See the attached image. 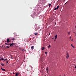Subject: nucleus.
Listing matches in <instances>:
<instances>
[{
  "label": "nucleus",
  "instance_id": "obj_12",
  "mask_svg": "<svg viewBox=\"0 0 76 76\" xmlns=\"http://www.w3.org/2000/svg\"><path fill=\"white\" fill-rule=\"evenodd\" d=\"M1 58V60H4V59L3 58H1V57L0 58V59Z\"/></svg>",
  "mask_w": 76,
  "mask_h": 76
},
{
  "label": "nucleus",
  "instance_id": "obj_36",
  "mask_svg": "<svg viewBox=\"0 0 76 76\" xmlns=\"http://www.w3.org/2000/svg\"><path fill=\"white\" fill-rule=\"evenodd\" d=\"M0 61H1V59H0Z\"/></svg>",
  "mask_w": 76,
  "mask_h": 76
},
{
  "label": "nucleus",
  "instance_id": "obj_27",
  "mask_svg": "<svg viewBox=\"0 0 76 76\" xmlns=\"http://www.w3.org/2000/svg\"><path fill=\"white\" fill-rule=\"evenodd\" d=\"M75 69H76V66H75Z\"/></svg>",
  "mask_w": 76,
  "mask_h": 76
},
{
  "label": "nucleus",
  "instance_id": "obj_19",
  "mask_svg": "<svg viewBox=\"0 0 76 76\" xmlns=\"http://www.w3.org/2000/svg\"><path fill=\"white\" fill-rule=\"evenodd\" d=\"M6 47L7 48H9V47L7 46H6Z\"/></svg>",
  "mask_w": 76,
  "mask_h": 76
},
{
  "label": "nucleus",
  "instance_id": "obj_20",
  "mask_svg": "<svg viewBox=\"0 0 76 76\" xmlns=\"http://www.w3.org/2000/svg\"><path fill=\"white\" fill-rule=\"evenodd\" d=\"M7 60V59L6 58L5 59H4V61H6V60Z\"/></svg>",
  "mask_w": 76,
  "mask_h": 76
},
{
  "label": "nucleus",
  "instance_id": "obj_22",
  "mask_svg": "<svg viewBox=\"0 0 76 76\" xmlns=\"http://www.w3.org/2000/svg\"><path fill=\"white\" fill-rule=\"evenodd\" d=\"M51 4H49V7H50V6H51Z\"/></svg>",
  "mask_w": 76,
  "mask_h": 76
},
{
  "label": "nucleus",
  "instance_id": "obj_18",
  "mask_svg": "<svg viewBox=\"0 0 76 76\" xmlns=\"http://www.w3.org/2000/svg\"><path fill=\"white\" fill-rule=\"evenodd\" d=\"M19 75V73H17L16 75V76H18V75Z\"/></svg>",
  "mask_w": 76,
  "mask_h": 76
},
{
  "label": "nucleus",
  "instance_id": "obj_3",
  "mask_svg": "<svg viewBox=\"0 0 76 76\" xmlns=\"http://www.w3.org/2000/svg\"><path fill=\"white\" fill-rule=\"evenodd\" d=\"M7 43H9V42H10V40L9 39H7Z\"/></svg>",
  "mask_w": 76,
  "mask_h": 76
},
{
  "label": "nucleus",
  "instance_id": "obj_4",
  "mask_svg": "<svg viewBox=\"0 0 76 76\" xmlns=\"http://www.w3.org/2000/svg\"><path fill=\"white\" fill-rule=\"evenodd\" d=\"M71 45L72 47L73 48H75V47L73 46V45L71 44Z\"/></svg>",
  "mask_w": 76,
  "mask_h": 76
},
{
  "label": "nucleus",
  "instance_id": "obj_38",
  "mask_svg": "<svg viewBox=\"0 0 76 76\" xmlns=\"http://www.w3.org/2000/svg\"><path fill=\"white\" fill-rule=\"evenodd\" d=\"M66 0H64V1H65Z\"/></svg>",
  "mask_w": 76,
  "mask_h": 76
},
{
  "label": "nucleus",
  "instance_id": "obj_31",
  "mask_svg": "<svg viewBox=\"0 0 76 76\" xmlns=\"http://www.w3.org/2000/svg\"><path fill=\"white\" fill-rule=\"evenodd\" d=\"M13 75H14V74H15V73H13Z\"/></svg>",
  "mask_w": 76,
  "mask_h": 76
},
{
  "label": "nucleus",
  "instance_id": "obj_30",
  "mask_svg": "<svg viewBox=\"0 0 76 76\" xmlns=\"http://www.w3.org/2000/svg\"><path fill=\"white\" fill-rule=\"evenodd\" d=\"M64 76H66V75H65L64 74Z\"/></svg>",
  "mask_w": 76,
  "mask_h": 76
},
{
  "label": "nucleus",
  "instance_id": "obj_5",
  "mask_svg": "<svg viewBox=\"0 0 76 76\" xmlns=\"http://www.w3.org/2000/svg\"><path fill=\"white\" fill-rule=\"evenodd\" d=\"M34 46H32L31 47V50H34Z\"/></svg>",
  "mask_w": 76,
  "mask_h": 76
},
{
  "label": "nucleus",
  "instance_id": "obj_23",
  "mask_svg": "<svg viewBox=\"0 0 76 76\" xmlns=\"http://www.w3.org/2000/svg\"><path fill=\"white\" fill-rule=\"evenodd\" d=\"M45 54H46V55H47V52H45Z\"/></svg>",
  "mask_w": 76,
  "mask_h": 76
},
{
  "label": "nucleus",
  "instance_id": "obj_28",
  "mask_svg": "<svg viewBox=\"0 0 76 76\" xmlns=\"http://www.w3.org/2000/svg\"><path fill=\"white\" fill-rule=\"evenodd\" d=\"M73 33H74V34H75V32H73Z\"/></svg>",
  "mask_w": 76,
  "mask_h": 76
},
{
  "label": "nucleus",
  "instance_id": "obj_16",
  "mask_svg": "<svg viewBox=\"0 0 76 76\" xmlns=\"http://www.w3.org/2000/svg\"><path fill=\"white\" fill-rule=\"evenodd\" d=\"M12 40H15V38H13L12 39H11Z\"/></svg>",
  "mask_w": 76,
  "mask_h": 76
},
{
  "label": "nucleus",
  "instance_id": "obj_14",
  "mask_svg": "<svg viewBox=\"0 0 76 76\" xmlns=\"http://www.w3.org/2000/svg\"><path fill=\"white\" fill-rule=\"evenodd\" d=\"M5 44H6V45H10V44H9V43H6Z\"/></svg>",
  "mask_w": 76,
  "mask_h": 76
},
{
  "label": "nucleus",
  "instance_id": "obj_35",
  "mask_svg": "<svg viewBox=\"0 0 76 76\" xmlns=\"http://www.w3.org/2000/svg\"><path fill=\"white\" fill-rule=\"evenodd\" d=\"M56 23H55V25H56Z\"/></svg>",
  "mask_w": 76,
  "mask_h": 76
},
{
  "label": "nucleus",
  "instance_id": "obj_33",
  "mask_svg": "<svg viewBox=\"0 0 76 76\" xmlns=\"http://www.w3.org/2000/svg\"><path fill=\"white\" fill-rule=\"evenodd\" d=\"M30 66L31 67H32V66Z\"/></svg>",
  "mask_w": 76,
  "mask_h": 76
},
{
  "label": "nucleus",
  "instance_id": "obj_7",
  "mask_svg": "<svg viewBox=\"0 0 76 76\" xmlns=\"http://www.w3.org/2000/svg\"><path fill=\"white\" fill-rule=\"evenodd\" d=\"M1 69L3 71H6V70H5V69H3V68H1Z\"/></svg>",
  "mask_w": 76,
  "mask_h": 76
},
{
  "label": "nucleus",
  "instance_id": "obj_11",
  "mask_svg": "<svg viewBox=\"0 0 76 76\" xmlns=\"http://www.w3.org/2000/svg\"><path fill=\"white\" fill-rule=\"evenodd\" d=\"M46 70L47 71V72L48 73V67H47V68L46 69Z\"/></svg>",
  "mask_w": 76,
  "mask_h": 76
},
{
  "label": "nucleus",
  "instance_id": "obj_1",
  "mask_svg": "<svg viewBox=\"0 0 76 76\" xmlns=\"http://www.w3.org/2000/svg\"><path fill=\"white\" fill-rule=\"evenodd\" d=\"M69 53H67V52H66V58L67 59L69 58Z\"/></svg>",
  "mask_w": 76,
  "mask_h": 76
},
{
  "label": "nucleus",
  "instance_id": "obj_8",
  "mask_svg": "<svg viewBox=\"0 0 76 76\" xmlns=\"http://www.w3.org/2000/svg\"><path fill=\"white\" fill-rule=\"evenodd\" d=\"M26 50L25 49H22V51H23V52H25Z\"/></svg>",
  "mask_w": 76,
  "mask_h": 76
},
{
  "label": "nucleus",
  "instance_id": "obj_24",
  "mask_svg": "<svg viewBox=\"0 0 76 76\" xmlns=\"http://www.w3.org/2000/svg\"><path fill=\"white\" fill-rule=\"evenodd\" d=\"M11 59H13V57H11Z\"/></svg>",
  "mask_w": 76,
  "mask_h": 76
},
{
  "label": "nucleus",
  "instance_id": "obj_6",
  "mask_svg": "<svg viewBox=\"0 0 76 76\" xmlns=\"http://www.w3.org/2000/svg\"><path fill=\"white\" fill-rule=\"evenodd\" d=\"M57 35H56L55 36V40H56V39H57Z\"/></svg>",
  "mask_w": 76,
  "mask_h": 76
},
{
  "label": "nucleus",
  "instance_id": "obj_9",
  "mask_svg": "<svg viewBox=\"0 0 76 76\" xmlns=\"http://www.w3.org/2000/svg\"><path fill=\"white\" fill-rule=\"evenodd\" d=\"M45 49V48L44 47H43L42 48V50H44Z\"/></svg>",
  "mask_w": 76,
  "mask_h": 76
},
{
  "label": "nucleus",
  "instance_id": "obj_32",
  "mask_svg": "<svg viewBox=\"0 0 76 76\" xmlns=\"http://www.w3.org/2000/svg\"><path fill=\"white\" fill-rule=\"evenodd\" d=\"M64 4H66V3H65Z\"/></svg>",
  "mask_w": 76,
  "mask_h": 76
},
{
  "label": "nucleus",
  "instance_id": "obj_10",
  "mask_svg": "<svg viewBox=\"0 0 76 76\" xmlns=\"http://www.w3.org/2000/svg\"><path fill=\"white\" fill-rule=\"evenodd\" d=\"M34 35H36V36L37 35H38V33H34Z\"/></svg>",
  "mask_w": 76,
  "mask_h": 76
},
{
  "label": "nucleus",
  "instance_id": "obj_13",
  "mask_svg": "<svg viewBox=\"0 0 76 76\" xmlns=\"http://www.w3.org/2000/svg\"><path fill=\"white\" fill-rule=\"evenodd\" d=\"M57 9H58V8H57V7H56L54 9V10H57Z\"/></svg>",
  "mask_w": 76,
  "mask_h": 76
},
{
  "label": "nucleus",
  "instance_id": "obj_25",
  "mask_svg": "<svg viewBox=\"0 0 76 76\" xmlns=\"http://www.w3.org/2000/svg\"><path fill=\"white\" fill-rule=\"evenodd\" d=\"M57 7L58 9V7H59V6H57Z\"/></svg>",
  "mask_w": 76,
  "mask_h": 76
},
{
  "label": "nucleus",
  "instance_id": "obj_26",
  "mask_svg": "<svg viewBox=\"0 0 76 76\" xmlns=\"http://www.w3.org/2000/svg\"><path fill=\"white\" fill-rule=\"evenodd\" d=\"M68 35H70V32H68Z\"/></svg>",
  "mask_w": 76,
  "mask_h": 76
},
{
  "label": "nucleus",
  "instance_id": "obj_15",
  "mask_svg": "<svg viewBox=\"0 0 76 76\" xmlns=\"http://www.w3.org/2000/svg\"><path fill=\"white\" fill-rule=\"evenodd\" d=\"M50 45L48 46V48H50Z\"/></svg>",
  "mask_w": 76,
  "mask_h": 76
},
{
  "label": "nucleus",
  "instance_id": "obj_39",
  "mask_svg": "<svg viewBox=\"0 0 76 76\" xmlns=\"http://www.w3.org/2000/svg\"><path fill=\"white\" fill-rule=\"evenodd\" d=\"M45 76H46V75H45Z\"/></svg>",
  "mask_w": 76,
  "mask_h": 76
},
{
  "label": "nucleus",
  "instance_id": "obj_21",
  "mask_svg": "<svg viewBox=\"0 0 76 76\" xmlns=\"http://www.w3.org/2000/svg\"><path fill=\"white\" fill-rule=\"evenodd\" d=\"M8 62H9V61H7L6 62L7 64H8Z\"/></svg>",
  "mask_w": 76,
  "mask_h": 76
},
{
  "label": "nucleus",
  "instance_id": "obj_37",
  "mask_svg": "<svg viewBox=\"0 0 76 76\" xmlns=\"http://www.w3.org/2000/svg\"><path fill=\"white\" fill-rule=\"evenodd\" d=\"M54 41H56V40H55H55H54Z\"/></svg>",
  "mask_w": 76,
  "mask_h": 76
},
{
  "label": "nucleus",
  "instance_id": "obj_29",
  "mask_svg": "<svg viewBox=\"0 0 76 76\" xmlns=\"http://www.w3.org/2000/svg\"><path fill=\"white\" fill-rule=\"evenodd\" d=\"M50 35V33H49V35Z\"/></svg>",
  "mask_w": 76,
  "mask_h": 76
},
{
  "label": "nucleus",
  "instance_id": "obj_2",
  "mask_svg": "<svg viewBox=\"0 0 76 76\" xmlns=\"http://www.w3.org/2000/svg\"><path fill=\"white\" fill-rule=\"evenodd\" d=\"M10 47H11V46H13L14 45V43H12V44H10Z\"/></svg>",
  "mask_w": 76,
  "mask_h": 76
},
{
  "label": "nucleus",
  "instance_id": "obj_17",
  "mask_svg": "<svg viewBox=\"0 0 76 76\" xmlns=\"http://www.w3.org/2000/svg\"><path fill=\"white\" fill-rule=\"evenodd\" d=\"M1 66H4V65L3 64H1Z\"/></svg>",
  "mask_w": 76,
  "mask_h": 76
},
{
  "label": "nucleus",
  "instance_id": "obj_34",
  "mask_svg": "<svg viewBox=\"0 0 76 76\" xmlns=\"http://www.w3.org/2000/svg\"><path fill=\"white\" fill-rule=\"evenodd\" d=\"M71 39V37H70V39Z\"/></svg>",
  "mask_w": 76,
  "mask_h": 76
}]
</instances>
